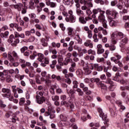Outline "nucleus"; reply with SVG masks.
Instances as JSON below:
<instances>
[{
    "instance_id": "55",
    "label": "nucleus",
    "mask_w": 129,
    "mask_h": 129,
    "mask_svg": "<svg viewBox=\"0 0 129 129\" xmlns=\"http://www.w3.org/2000/svg\"><path fill=\"white\" fill-rule=\"evenodd\" d=\"M62 73H63V74H64V76H65L66 78H69V75L68 74V71H67V69H64V70L62 71Z\"/></svg>"
},
{
    "instance_id": "63",
    "label": "nucleus",
    "mask_w": 129,
    "mask_h": 129,
    "mask_svg": "<svg viewBox=\"0 0 129 129\" xmlns=\"http://www.w3.org/2000/svg\"><path fill=\"white\" fill-rule=\"evenodd\" d=\"M3 77H5L9 76V70H4L3 72Z\"/></svg>"
},
{
    "instance_id": "30",
    "label": "nucleus",
    "mask_w": 129,
    "mask_h": 129,
    "mask_svg": "<svg viewBox=\"0 0 129 129\" xmlns=\"http://www.w3.org/2000/svg\"><path fill=\"white\" fill-rule=\"evenodd\" d=\"M76 90L75 89H72L69 88H67V92L68 94H71V95H73L75 93Z\"/></svg>"
},
{
    "instance_id": "5",
    "label": "nucleus",
    "mask_w": 129,
    "mask_h": 129,
    "mask_svg": "<svg viewBox=\"0 0 129 129\" xmlns=\"http://www.w3.org/2000/svg\"><path fill=\"white\" fill-rule=\"evenodd\" d=\"M105 12H101V14L98 16V20L100 23H101L102 26L105 29H107V21L105 20V17L104 16Z\"/></svg>"
},
{
    "instance_id": "7",
    "label": "nucleus",
    "mask_w": 129,
    "mask_h": 129,
    "mask_svg": "<svg viewBox=\"0 0 129 129\" xmlns=\"http://www.w3.org/2000/svg\"><path fill=\"white\" fill-rule=\"evenodd\" d=\"M36 93L37 94L36 96V102L38 104H42L46 100L45 97H43V93L42 91H40L37 92Z\"/></svg>"
},
{
    "instance_id": "28",
    "label": "nucleus",
    "mask_w": 129,
    "mask_h": 129,
    "mask_svg": "<svg viewBox=\"0 0 129 129\" xmlns=\"http://www.w3.org/2000/svg\"><path fill=\"white\" fill-rule=\"evenodd\" d=\"M76 14L80 18L84 16V12L80 9H76Z\"/></svg>"
},
{
    "instance_id": "35",
    "label": "nucleus",
    "mask_w": 129,
    "mask_h": 129,
    "mask_svg": "<svg viewBox=\"0 0 129 129\" xmlns=\"http://www.w3.org/2000/svg\"><path fill=\"white\" fill-rule=\"evenodd\" d=\"M38 54H39V53L37 52V51H33L32 55L30 56V59H31V60H34V59L38 56Z\"/></svg>"
},
{
    "instance_id": "31",
    "label": "nucleus",
    "mask_w": 129,
    "mask_h": 129,
    "mask_svg": "<svg viewBox=\"0 0 129 129\" xmlns=\"http://www.w3.org/2000/svg\"><path fill=\"white\" fill-rule=\"evenodd\" d=\"M95 69H96L97 71L101 72L103 70V67L99 66L97 63H95Z\"/></svg>"
},
{
    "instance_id": "37",
    "label": "nucleus",
    "mask_w": 129,
    "mask_h": 129,
    "mask_svg": "<svg viewBox=\"0 0 129 129\" xmlns=\"http://www.w3.org/2000/svg\"><path fill=\"white\" fill-rule=\"evenodd\" d=\"M69 62H72V58L70 57H66L63 61L64 65H68Z\"/></svg>"
},
{
    "instance_id": "42",
    "label": "nucleus",
    "mask_w": 129,
    "mask_h": 129,
    "mask_svg": "<svg viewBox=\"0 0 129 129\" xmlns=\"http://www.w3.org/2000/svg\"><path fill=\"white\" fill-rule=\"evenodd\" d=\"M119 2H123L126 8H129V0H119Z\"/></svg>"
},
{
    "instance_id": "48",
    "label": "nucleus",
    "mask_w": 129,
    "mask_h": 129,
    "mask_svg": "<svg viewBox=\"0 0 129 129\" xmlns=\"http://www.w3.org/2000/svg\"><path fill=\"white\" fill-rule=\"evenodd\" d=\"M29 17L30 18L32 21L33 20H35V19H36L37 16L34 13H31L29 14Z\"/></svg>"
},
{
    "instance_id": "14",
    "label": "nucleus",
    "mask_w": 129,
    "mask_h": 129,
    "mask_svg": "<svg viewBox=\"0 0 129 129\" xmlns=\"http://www.w3.org/2000/svg\"><path fill=\"white\" fill-rule=\"evenodd\" d=\"M66 22H68L69 23H75L76 22V17L73 16H69V17L66 18Z\"/></svg>"
},
{
    "instance_id": "46",
    "label": "nucleus",
    "mask_w": 129,
    "mask_h": 129,
    "mask_svg": "<svg viewBox=\"0 0 129 129\" xmlns=\"http://www.w3.org/2000/svg\"><path fill=\"white\" fill-rule=\"evenodd\" d=\"M112 40H111V43L113 44V45H115L116 43H117V41H118V39H116V37H112V35H111Z\"/></svg>"
},
{
    "instance_id": "2",
    "label": "nucleus",
    "mask_w": 129,
    "mask_h": 129,
    "mask_svg": "<svg viewBox=\"0 0 129 129\" xmlns=\"http://www.w3.org/2000/svg\"><path fill=\"white\" fill-rule=\"evenodd\" d=\"M37 56L38 58L37 59L39 61V62H41L40 65L42 67H46L47 64H49L50 61L49 57H45L44 54L41 53H38Z\"/></svg>"
},
{
    "instance_id": "34",
    "label": "nucleus",
    "mask_w": 129,
    "mask_h": 129,
    "mask_svg": "<svg viewBox=\"0 0 129 129\" xmlns=\"http://www.w3.org/2000/svg\"><path fill=\"white\" fill-rule=\"evenodd\" d=\"M90 81L92 82V83H94V82H96V83H97L98 85V83H99V81H100V79L99 78H93L90 79Z\"/></svg>"
},
{
    "instance_id": "62",
    "label": "nucleus",
    "mask_w": 129,
    "mask_h": 129,
    "mask_svg": "<svg viewBox=\"0 0 129 129\" xmlns=\"http://www.w3.org/2000/svg\"><path fill=\"white\" fill-rule=\"evenodd\" d=\"M104 52V49L102 48V47L101 48L97 49V53L98 54H102V53H103Z\"/></svg>"
},
{
    "instance_id": "49",
    "label": "nucleus",
    "mask_w": 129,
    "mask_h": 129,
    "mask_svg": "<svg viewBox=\"0 0 129 129\" xmlns=\"http://www.w3.org/2000/svg\"><path fill=\"white\" fill-rule=\"evenodd\" d=\"M25 101H26V99H25V98H21L19 101V104L20 105L23 106L24 105V104H25Z\"/></svg>"
},
{
    "instance_id": "44",
    "label": "nucleus",
    "mask_w": 129,
    "mask_h": 129,
    "mask_svg": "<svg viewBox=\"0 0 129 129\" xmlns=\"http://www.w3.org/2000/svg\"><path fill=\"white\" fill-rule=\"evenodd\" d=\"M67 31H68V34L69 35V36H71L72 35V33L73 32V28L72 27H68L67 29Z\"/></svg>"
},
{
    "instance_id": "36",
    "label": "nucleus",
    "mask_w": 129,
    "mask_h": 129,
    "mask_svg": "<svg viewBox=\"0 0 129 129\" xmlns=\"http://www.w3.org/2000/svg\"><path fill=\"white\" fill-rule=\"evenodd\" d=\"M119 77L120 76H119V73L117 72L115 74V76L113 78V80H114V81H117V82H118L120 80H119Z\"/></svg>"
},
{
    "instance_id": "9",
    "label": "nucleus",
    "mask_w": 129,
    "mask_h": 129,
    "mask_svg": "<svg viewBox=\"0 0 129 129\" xmlns=\"http://www.w3.org/2000/svg\"><path fill=\"white\" fill-rule=\"evenodd\" d=\"M82 112L81 116V120H82V121H85V120H87V119H91V116L87 114V110H86V109H84Z\"/></svg>"
},
{
    "instance_id": "23",
    "label": "nucleus",
    "mask_w": 129,
    "mask_h": 129,
    "mask_svg": "<svg viewBox=\"0 0 129 129\" xmlns=\"http://www.w3.org/2000/svg\"><path fill=\"white\" fill-rule=\"evenodd\" d=\"M97 85L99 87H101V89H103L104 90H106V89H107V86L102 83V82L99 81Z\"/></svg>"
},
{
    "instance_id": "29",
    "label": "nucleus",
    "mask_w": 129,
    "mask_h": 129,
    "mask_svg": "<svg viewBox=\"0 0 129 129\" xmlns=\"http://www.w3.org/2000/svg\"><path fill=\"white\" fill-rule=\"evenodd\" d=\"M74 39L78 41V44H80V45L82 44V39L80 38L79 34L75 35Z\"/></svg>"
},
{
    "instance_id": "53",
    "label": "nucleus",
    "mask_w": 129,
    "mask_h": 129,
    "mask_svg": "<svg viewBox=\"0 0 129 129\" xmlns=\"http://www.w3.org/2000/svg\"><path fill=\"white\" fill-rule=\"evenodd\" d=\"M116 87V86L115 85H113L112 84L109 87V90H110V91H113Z\"/></svg>"
},
{
    "instance_id": "22",
    "label": "nucleus",
    "mask_w": 129,
    "mask_h": 129,
    "mask_svg": "<svg viewBox=\"0 0 129 129\" xmlns=\"http://www.w3.org/2000/svg\"><path fill=\"white\" fill-rule=\"evenodd\" d=\"M80 3L81 4V5H84V6L87 4L90 8H92V7H93V4H92V3H89L85 0H81Z\"/></svg>"
},
{
    "instance_id": "26",
    "label": "nucleus",
    "mask_w": 129,
    "mask_h": 129,
    "mask_svg": "<svg viewBox=\"0 0 129 129\" xmlns=\"http://www.w3.org/2000/svg\"><path fill=\"white\" fill-rule=\"evenodd\" d=\"M23 4H22L21 3H18L16 5H14V8H15V9H17L18 10V11H22V9H23Z\"/></svg>"
},
{
    "instance_id": "25",
    "label": "nucleus",
    "mask_w": 129,
    "mask_h": 129,
    "mask_svg": "<svg viewBox=\"0 0 129 129\" xmlns=\"http://www.w3.org/2000/svg\"><path fill=\"white\" fill-rule=\"evenodd\" d=\"M76 68V63L73 62L71 64V67L69 68L70 72H75V69Z\"/></svg>"
},
{
    "instance_id": "11",
    "label": "nucleus",
    "mask_w": 129,
    "mask_h": 129,
    "mask_svg": "<svg viewBox=\"0 0 129 129\" xmlns=\"http://www.w3.org/2000/svg\"><path fill=\"white\" fill-rule=\"evenodd\" d=\"M61 105H64V106H67V107H69L71 108V110H73L74 109V104L71 102V101H69L68 102H66V101H62L61 102Z\"/></svg>"
},
{
    "instance_id": "60",
    "label": "nucleus",
    "mask_w": 129,
    "mask_h": 129,
    "mask_svg": "<svg viewBox=\"0 0 129 129\" xmlns=\"http://www.w3.org/2000/svg\"><path fill=\"white\" fill-rule=\"evenodd\" d=\"M62 3L66 6H69V5H70V4H71V1H70V0H63Z\"/></svg>"
},
{
    "instance_id": "40",
    "label": "nucleus",
    "mask_w": 129,
    "mask_h": 129,
    "mask_svg": "<svg viewBox=\"0 0 129 129\" xmlns=\"http://www.w3.org/2000/svg\"><path fill=\"white\" fill-rule=\"evenodd\" d=\"M73 89H77V88H78V82H77V81H73Z\"/></svg>"
},
{
    "instance_id": "52",
    "label": "nucleus",
    "mask_w": 129,
    "mask_h": 129,
    "mask_svg": "<svg viewBox=\"0 0 129 129\" xmlns=\"http://www.w3.org/2000/svg\"><path fill=\"white\" fill-rule=\"evenodd\" d=\"M114 56L116 57V60H118V61H119L121 59V55L120 54H118V53H114Z\"/></svg>"
},
{
    "instance_id": "19",
    "label": "nucleus",
    "mask_w": 129,
    "mask_h": 129,
    "mask_svg": "<svg viewBox=\"0 0 129 129\" xmlns=\"http://www.w3.org/2000/svg\"><path fill=\"white\" fill-rule=\"evenodd\" d=\"M14 36H16V38H21V39H25V34L24 33H19V32L17 31L14 32Z\"/></svg>"
},
{
    "instance_id": "1",
    "label": "nucleus",
    "mask_w": 129,
    "mask_h": 129,
    "mask_svg": "<svg viewBox=\"0 0 129 129\" xmlns=\"http://www.w3.org/2000/svg\"><path fill=\"white\" fill-rule=\"evenodd\" d=\"M81 9L82 11H84V13H86L88 17H86L84 18L83 16L81 17H79V21L81 24H83L84 25L87 23L88 21L89 20H91V18L89 17L92 14L91 10L88 7H86V6H82L81 7Z\"/></svg>"
},
{
    "instance_id": "4",
    "label": "nucleus",
    "mask_w": 129,
    "mask_h": 129,
    "mask_svg": "<svg viewBox=\"0 0 129 129\" xmlns=\"http://www.w3.org/2000/svg\"><path fill=\"white\" fill-rule=\"evenodd\" d=\"M8 42L11 43V46L13 47H17V45L20 43V38L16 37V35L14 36V34H11L10 36Z\"/></svg>"
},
{
    "instance_id": "61",
    "label": "nucleus",
    "mask_w": 129,
    "mask_h": 129,
    "mask_svg": "<svg viewBox=\"0 0 129 129\" xmlns=\"http://www.w3.org/2000/svg\"><path fill=\"white\" fill-rule=\"evenodd\" d=\"M51 98L53 101H58V100H59V96H58L53 95L52 96Z\"/></svg>"
},
{
    "instance_id": "20",
    "label": "nucleus",
    "mask_w": 129,
    "mask_h": 129,
    "mask_svg": "<svg viewBox=\"0 0 129 129\" xmlns=\"http://www.w3.org/2000/svg\"><path fill=\"white\" fill-rule=\"evenodd\" d=\"M84 46L85 47H89V48H93V44L90 40H87L84 43Z\"/></svg>"
},
{
    "instance_id": "8",
    "label": "nucleus",
    "mask_w": 129,
    "mask_h": 129,
    "mask_svg": "<svg viewBox=\"0 0 129 129\" xmlns=\"http://www.w3.org/2000/svg\"><path fill=\"white\" fill-rule=\"evenodd\" d=\"M106 14L108 17V19H115L118 16V13L115 10H112L111 11L110 10H107L106 11Z\"/></svg>"
},
{
    "instance_id": "33",
    "label": "nucleus",
    "mask_w": 129,
    "mask_h": 129,
    "mask_svg": "<svg viewBox=\"0 0 129 129\" xmlns=\"http://www.w3.org/2000/svg\"><path fill=\"white\" fill-rule=\"evenodd\" d=\"M98 31H99V32H101V31H102L103 35H107V31H106V30L104 29V28H103L101 26H100L98 27Z\"/></svg>"
},
{
    "instance_id": "24",
    "label": "nucleus",
    "mask_w": 129,
    "mask_h": 129,
    "mask_svg": "<svg viewBox=\"0 0 129 129\" xmlns=\"http://www.w3.org/2000/svg\"><path fill=\"white\" fill-rule=\"evenodd\" d=\"M115 102L116 104H117V105H118V106L121 108V109L122 110H124V109H125V107L122 105V103L120 100H116Z\"/></svg>"
},
{
    "instance_id": "18",
    "label": "nucleus",
    "mask_w": 129,
    "mask_h": 129,
    "mask_svg": "<svg viewBox=\"0 0 129 129\" xmlns=\"http://www.w3.org/2000/svg\"><path fill=\"white\" fill-rule=\"evenodd\" d=\"M17 86H12V92L14 93V97H15V98H18V97H19V95L18 94V93H17V91L18 90V89H17Z\"/></svg>"
},
{
    "instance_id": "12",
    "label": "nucleus",
    "mask_w": 129,
    "mask_h": 129,
    "mask_svg": "<svg viewBox=\"0 0 129 129\" xmlns=\"http://www.w3.org/2000/svg\"><path fill=\"white\" fill-rule=\"evenodd\" d=\"M2 92L5 93L4 94H3V96H4V97H7V98H10V97H11L12 91L10 89L4 88L2 89Z\"/></svg>"
},
{
    "instance_id": "16",
    "label": "nucleus",
    "mask_w": 129,
    "mask_h": 129,
    "mask_svg": "<svg viewBox=\"0 0 129 129\" xmlns=\"http://www.w3.org/2000/svg\"><path fill=\"white\" fill-rule=\"evenodd\" d=\"M101 12H103V11H102L100 8H97V9H93L92 11L93 13V15H92V18L94 19H95L96 18V15L98 13H100V14H101Z\"/></svg>"
},
{
    "instance_id": "39",
    "label": "nucleus",
    "mask_w": 129,
    "mask_h": 129,
    "mask_svg": "<svg viewBox=\"0 0 129 129\" xmlns=\"http://www.w3.org/2000/svg\"><path fill=\"white\" fill-rule=\"evenodd\" d=\"M121 3H119L118 4H117L116 7L117 9H119V10H121L123 8V1H120Z\"/></svg>"
},
{
    "instance_id": "58",
    "label": "nucleus",
    "mask_w": 129,
    "mask_h": 129,
    "mask_svg": "<svg viewBox=\"0 0 129 129\" xmlns=\"http://www.w3.org/2000/svg\"><path fill=\"white\" fill-rule=\"evenodd\" d=\"M93 39H94V42H95V43H97V42H98L99 40L97 38V34H96V33L94 34Z\"/></svg>"
},
{
    "instance_id": "57",
    "label": "nucleus",
    "mask_w": 129,
    "mask_h": 129,
    "mask_svg": "<svg viewBox=\"0 0 129 129\" xmlns=\"http://www.w3.org/2000/svg\"><path fill=\"white\" fill-rule=\"evenodd\" d=\"M4 78L6 79V81L7 82H12L13 81L10 75L7 76L6 77H4Z\"/></svg>"
},
{
    "instance_id": "21",
    "label": "nucleus",
    "mask_w": 129,
    "mask_h": 129,
    "mask_svg": "<svg viewBox=\"0 0 129 129\" xmlns=\"http://www.w3.org/2000/svg\"><path fill=\"white\" fill-rule=\"evenodd\" d=\"M54 88L56 90V93L58 94H61V93H63V90H62V89L60 88L59 86L57 85H55L53 86Z\"/></svg>"
},
{
    "instance_id": "43",
    "label": "nucleus",
    "mask_w": 129,
    "mask_h": 129,
    "mask_svg": "<svg viewBox=\"0 0 129 129\" xmlns=\"http://www.w3.org/2000/svg\"><path fill=\"white\" fill-rule=\"evenodd\" d=\"M127 42H128V39L127 38L125 37L120 41V44L121 45H125Z\"/></svg>"
},
{
    "instance_id": "56",
    "label": "nucleus",
    "mask_w": 129,
    "mask_h": 129,
    "mask_svg": "<svg viewBox=\"0 0 129 129\" xmlns=\"http://www.w3.org/2000/svg\"><path fill=\"white\" fill-rule=\"evenodd\" d=\"M89 69H91V70H93V69H95V63H90L88 66Z\"/></svg>"
},
{
    "instance_id": "64",
    "label": "nucleus",
    "mask_w": 129,
    "mask_h": 129,
    "mask_svg": "<svg viewBox=\"0 0 129 129\" xmlns=\"http://www.w3.org/2000/svg\"><path fill=\"white\" fill-rule=\"evenodd\" d=\"M116 47L114 46V44H111L109 46L110 51H114Z\"/></svg>"
},
{
    "instance_id": "15",
    "label": "nucleus",
    "mask_w": 129,
    "mask_h": 129,
    "mask_svg": "<svg viewBox=\"0 0 129 129\" xmlns=\"http://www.w3.org/2000/svg\"><path fill=\"white\" fill-rule=\"evenodd\" d=\"M48 42H49V38H46V39L42 38L40 40L41 45L42 47H48Z\"/></svg>"
},
{
    "instance_id": "51",
    "label": "nucleus",
    "mask_w": 129,
    "mask_h": 129,
    "mask_svg": "<svg viewBox=\"0 0 129 129\" xmlns=\"http://www.w3.org/2000/svg\"><path fill=\"white\" fill-rule=\"evenodd\" d=\"M56 63L57 60H53L52 61L51 64H50V66L52 69H54V68H55V65H56Z\"/></svg>"
},
{
    "instance_id": "41",
    "label": "nucleus",
    "mask_w": 129,
    "mask_h": 129,
    "mask_svg": "<svg viewBox=\"0 0 129 129\" xmlns=\"http://www.w3.org/2000/svg\"><path fill=\"white\" fill-rule=\"evenodd\" d=\"M51 79H56V80H57V81H60V80H61V77H60L59 76H56L55 75H52L51 76Z\"/></svg>"
},
{
    "instance_id": "27",
    "label": "nucleus",
    "mask_w": 129,
    "mask_h": 129,
    "mask_svg": "<svg viewBox=\"0 0 129 129\" xmlns=\"http://www.w3.org/2000/svg\"><path fill=\"white\" fill-rule=\"evenodd\" d=\"M84 71L85 75H89L91 73V71L89 70L88 68V65H87L86 67H84Z\"/></svg>"
},
{
    "instance_id": "50",
    "label": "nucleus",
    "mask_w": 129,
    "mask_h": 129,
    "mask_svg": "<svg viewBox=\"0 0 129 129\" xmlns=\"http://www.w3.org/2000/svg\"><path fill=\"white\" fill-rule=\"evenodd\" d=\"M34 5H35L34 2L30 1L29 2V9H30L31 10H34V9H35V6H34Z\"/></svg>"
},
{
    "instance_id": "32",
    "label": "nucleus",
    "mask_w": 129,
    "mask_h": 129,
    "mask_svg": "<svg viewBox=\"0 0 129 129\" xmlns=\"http://www.w3.org/2000/svg\"><path fill=\"white\" fill-rule=\"evenodd\" d=\"M80 87L82 88L84 92L87 91L88 90V87H86L85 85L83 83H81L80 84Z\"/></svg>"
},
{
    "instance_id": "38",
    "label": "nucleus",
    "mask_w": 129,
    "mask_h": 129,
    "mask_svg": "<svg viewBox=\"0 0 129 129\" xmlns=\"http://www.w3.org/2000/svg\"><path fill=\"white\" fill-rule=\"evenodd\" d=\"M76 91H77L78 93V95L79 96H83V94H84V93H83V91H82V90L80 88H77L76 90Z\"/></svg>"
},
{
    "instance_id": "59",
    "label": "nucleus",
    "mask_w": 129,
    "mask_h": 129,
    "mask_svg": "<svg viewBox=\"0 0 129 129\" xmlns=\"http://www.w3.org/2000/svg\"><path fill=\"white\" fill-rule=\"evenodd\" d=\"M35 40H36V37L35 36H30L28 39V42L33 43Z\"/></svg>"
},
{
    "instance_id": "45",
    "label": "nucleus",
    "mask_w": 129,
    "mask_h": 129,
    "mask_svg": "<svg viewBox=\"0 0 129 129\" xmlns=\"http://www.w3.org/2000/svg\"><path fill=\"white\" fill-rule=\"evenodd\" d=\"M59 118L61 119V120H62V121H67V117H66V116H65L64 115H63V114L60 115Z\"/></svg>"
},
{
    "instance_id": "17",
    "label": "nucleus",
    "mask_w": 129,
    "mask_h": 129,
    "mask_svg": "<svg viewBox=\"0 0 129 129\" xmlns=\"http://www.w3.org/2000/svg\"><path fill=\"white\" fill-rule=\"evenodd\" d=\"M115 18H110L108 19L109 25L111 27H115L117 25V21L113 20Z\"/></svg>"
},
{
    "instance_id": "54",
    "label": "nucleus",
    "mask_w": 129,
    "mask_h": 129,
    "mask_svg": "<svg viewBox=\"0 0 129 129\" xmlns=\"http://www.w3.org/2000/svg\"><path fill=\"white\" fill-rule=\"evenodd\" d=\"M104 61H105V59H104V58L103 57H98L97 58V62H98V63H104Z\"/></svg>"
},
{
    "instance_id": "13",
    "label": "nucleus",
    "mask_w": 129,
    "mask_h": 129,
    "mask_svg": "<svg viewBox=\"0 0 129 129\" xmlns=\"http://www.w3.org/2000/svg\"><path fill=\"white\" fill-rule=\"evenodd\" d=\"M121 96L122 98H124L125 101L127 104L129 105V96L127 95L126 92L123 91L121 93Z\"/></svg>"
},
{
    "instance_id": "47",
    "label": "nucleus",
    "mask_w": 129,
    "mask_h": 129,
    "mask_svg": "<svg viewBox=\"0 0 129 129\" xmlns=\"http://www.w3.org/2000/svg\"><path fill=\"white\" fill-rule=\"evenodd\" d=\"M122 61L124 63H126V62H128L129 61V54H126V56L122 58Z\"/></svg>"
},
{
    "instance_id": "10",
    "label": "nucleus",
    "mask_w": 129,
    "mask_h": 129,
    "mask_svg": "<svg viewBox=\"0 0 129 129\" xmlns=\"http://www.w3.org/2000/svg\"><path fill=\"white\" fill-rule=\"evenodd\" d=\"M124 37H125V35L123 34V33L121 32H113L112 34V37L116 38V40H121V39L124 38Z\"/></svg>"
},
{
    "instance_id": "6",
    "label": "nucleus",
    "mask_w": 129,
    "mask_h": 129,
    "mask_svg": "<svg viewBox=\"0 0 129 129\" xmlns=\"http://www.w3.org/2000/svg\"><path fill=\"white\" fill-rule=\"evenodd\" d=\"M19 57L20 56H19L16 51H12V52L8 53V60L11 62V63H14V62H15V58L16 60H19Z\"/></svg>"
},
{
    "instance_id": "3",
    "label": "nucleus",
    "mask_w": 129,
    "mask_h": 129,
    "mask_svg": "<svg viewBox=\"0 0 129 129\" xmlns=\"http://www.w3.org/2000/svg\"><path fill=\"white\" fill-rule=\"evenodd\" d=\"M98 112L99 113V115L100 117H101L102 120L104 121V124L108 125L109 119L107 118V115L103 112V111L102 110V109H101V108H98Z\"/></svg>"
}]
</instances>
